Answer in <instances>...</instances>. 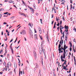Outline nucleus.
I'll list each match as a JSON object with an SVG mask.
<instances>
[{
  "label": "nucleus",
  "mask_w": 76,
  "mask_h": 76,
  "mask_svg": "<svg viewBox=\"0 0 76 76\" xmlns=\"http://www.w3.org/2000/svg\"><path fill=\"white\" fill-rule=\"evenodd\" d=\"M22 2H23V4H25V3L24 2V1H23L22 0Z\"/></svg>",
  "instance_id": "obj_61"
},
{
  "label": "nucleus",
  "mask_w": 76,
  "mask_h": 76,
  "mask_svg": "<svg viewBox=\"0 0 76 76\" xmlns=\"http://www.w3.org/2000/svg\"><path fill=\"white\" fill-rule=\"evenodd\" d=\"M72 4H71V8L70 10H72Z\"/></svg>",
  "instance_id": "obj_41"
},
{
  "label": "nucleus",
  "mask_w": 76,
  "mask_h": 76,
  "mask_svg": "<svg viewBox=\"0 0 76 76\" xmlns=\"http://www.w3.org/2000/svg\"><path fill=\"white\" fill-rule=\"evenodd\" d=\"M64 28L66 29V32H68V29H69V26H66V25L64 26Z\"/></svg>",
  "instance_id": "obj_4"
},
{
  "label": "nucleus",
  "mask_w": 76,
  "mask_h": 76,
  "mask_svg": "<svg viewBox=\"0 0 76 76\" xmlns=\"http://www.w3.org/2000/svg\"><path fill=\"white\" fill-rule=\"evenodd\" d=\"M13 39H12L10 41V42H12L13 41Z\"/></svg>",
  "instance_id": "obj_43"
},
{
  "label": "nucleus",
  "mask_w": 76,
  "mask_h": 76,
  "mask_svg": "<svg viewBox=\"0 0 76 76\" xmlns=\"http://www.w3.org/2000/svg\"><path fill=\"white\" fill-rule=\"evenodd\" d=\"M42 43L41 44V49H39V53H40V54H42V52H43L45 56V59H46V56H45V50L43 49V47H42Z\"/></svg>",
  "instance_id": "obj_1"
},
{
  "label": "nucleus",
  "mask_w": 76,
  "mask_h": 76,
  "mask_svg": "<svg viewBox=\"0 0 76 76\" xmlns=\"http://www.w3.org/2000/svg\"><path fill=\"white\" fill-rule=\"evenodd\" d=\"M74 58L75 61V66H76V59H75V56H74Z\"/></svg>",
  "instance_id": "obj_15"
},
{
  "label": "nucleus",
  "mask_w": 76,
  "mask_h": 76,
  "mask_svg": "<svg viewBox=\"0 0 76 76\" xmlns=\"http://www.w3.org/2000/svg\"><path fill=\"white\" fill-rule=\"evenodd\" d=\"M63 49H64V48H63V46H62L61 47V50H63Z\"/></svg>",
  "instance_id": "obj_40"
},
{
  "label": "nucleus",
  "mask_w": 76,
  "mask_h": 76,
  "mask_svg": "<svg viewBox=\"0 0 76 76\" xmlns=\"http://www.w3.org/2000/svg\"><path fill=\"white\" fill-rule=\"evenodd\" d=\"M62 19L64 20V21L65 20H64V16H63L62 17Z\"/></svg>",
  "instance_id": "obj_38"
},
{
  "label": "nucleus",
  "mask_w": 76,
  "mask_h": 76,
  "mask_svg": "<svg viewBox=\"0 0 76 76\" xmlns=\"http://www.w3.org/2000/svg\"><path fill=\"white\" fill-rule=\"evenodd\" d=\"M18 65L19 66H20V63L18 62Z\"/></svg>",
  "instance_id": "obj_51"
},
{
  "label": "nucleus",
  "mask_w": 76,
  "mask_h": 76,
  "mask_svg": "<svg viewBox=\"0 0 76 76\" xmlns=\"http://www.w3.org/2000/svg\"><path fill=\"white\" fill-rule=\"evenodd\" d=\"M56 22L55 23V24H54V26L53 27V29H55V28H56Z\"/></svg>",
  "instance_id": "obj_17"
},
{
  "label": "nucleus",
  "mask_w": 76,
  "mask_h": 76,
  "mask_svg": "<svg viewBox=\"0 0 76 76\" xmlns=\"http://www.w3.org/2000/svg\"><path fill=\"white\" fill-rule=\"evenodd\" d=\"M59 41V40H58V42H57L56 43V45H57V44H58V42Z\"/></svg>",
  "instance_id": "obj_35"
},
{
  "label": "nucleus",
  "mask_w": 76,
  "mask_h": 76,
  "mask_svg": "<svg viewBox=\"0 0 76 76\" xmlns=\"http://www.w3.org/2000/svg\"><path fill=\"white\" fill-rule=\"evenodd\" d=\"M39 32L40 33V34H41V33H42V31H41V29H40L39 30Z\"/></svg>",
  "instance_id": "obj_23"
},
{
  "label": "nucleus",
  "mask_w": 76,
  "mask_h": 76,
  "mask_svg": "<svg viewBox=\"0 0 76 76\" xmlns=\"http://www.w3.org/2000/svg\"><path fill=\"white\" fill-rule=\"evenodd\" d=\"M22 32L23 35H25V34H26V31H25V30H24L22 31Z\"/></svg>",
  "instance_id": "obj_8"
},
{
  "label": "nucleus",
  "mask_w": 76,
  "mask_h": 76,
  "mask_svg": "<svg viewBox=\"0 0 76 76\" xmlns=\"http://www.w3.org/2000/svg\"><path fill=\"white\" fill-rule=\"evenodd\" d=\"M69 44H70V47H72V43L70 42H69Z\"/></svg>",
  "instance_id": "obj_21"
},
{
  "label": "nucleus",
  "mask_w": 76,
  "mask_h": 76,
  "mask_svg": "<svg viewBox=\"0 0 76 76\" xmlns=\"http://www.w3.org/2000/svg\"><path fill=\"white\" fill-rule=\"evenodd\" d=\"M67 35H66L65 36V38H66V39H67Z\"/></svg>",
  "instance_id": "obj_58"
},
{
  "label": "nucleus",
  "mask_w": 76,
  "mask_h": 76,
  "mask_svg": "<svg viewBox=\"0 0 76 76\" xmlns=\"http://www.w3.org/2000/svg\"><path fill=\"white\" fill-rule=\"evenodd\" d=\"M66 51H64V53L63 54H66Z\"/></svg>",
  "instance_id": "obj_36"
},
{
  "label": "nucleus",
  "mask_w": 76,
  "mask_h": 76,
  "mask_svg": "<svg viewBox=\"0 0 76 76\" xmlns=\"http://www.w3.org/2000/svg\"><path fill=\"white\" fill-rule=\"evenodd\" d=\"M19 14H20V15H21L22 13L20 12H19Z\"/></svg>",
  "instance_id": "obj_62"
},
{
  "label": "nucleus",
  "mask_w": 76,
  "mask_h": 76,
  "mask_svg": "<svg viewBox=\"0 0 76 76\" xmlns=\"http://www.w3.org/2000/svg\"><path fill=\"white\" fill-rule=\"evenodd\" d=\"M53 10H54V12L55 13H56V9H53Z\"/></svg>",
  "instance_id": "obj_34"
},
{
  "label": "nucleus",
  "mask_w": 76,
  "mask_h": 76,
  "mask_svg": "<svg viewBox=\"0 0 76 76\" xmlns=\"http://www.w3.org/2000/svg\"><path fill=\"white\" fill-rule=\"evenodd\" d=\"M61 1L62 3H65V2H66V1H65L64 0H61Z\"/></svg>",
  "instance_id": "obj_20"
},
{
  "label": "nucleus",
  "mask_w": 76,
  "mask_h": 76,
  "mask_svg": "<svg viewBox=\"0 0 76 76\" xmlns=\"http://www.w3.org/2000/svg\"><path fill=\"white\" fill-rule=\"evenodd\" d=\"M53 76H56V74H54V71L53 72Z\"/></svg>",
  "instance_id": "obj_56"
},
{
  "label": "nucleus",
  "mask_w": 76,
  "mask_h": 76,
  "mask_svg": "<svg viewBox=\"0 0 76 76\" xmlns=\"http://www.w3.org/2000/svg\"><path fill=\"white\" fill-rule=\"evenodd\" d=\"M64 28V27H63V26L60 25V30H62V29H63Z\"/></svg>",
  "instance_id": "obj_12"
},
{
  "label": "nucleus",
  "mask_w": 76,
  "mask_h": 76,
  "mask_svg": "<svg viewBox=\"0 0 76 76\" xmlns=\"http://www.w3.org/2000/svg\"><path fill=\"white\" fill-rule=\"evenodd\" d=\"M21 15H23V16H25V17H26V16L25 15V14H24L23 13H22V14Z\"/></svg>",
  "instance_id": "obj_18"
},
{
  "label": "nucleus",
  "mask_w": 76,
  "mask_h": 76,
  "mask_svg": "<svg viewBox=\"0 0 76 76\" xmlns=\"http://www.w3.org/2000/svg\"><path fill=\"white\" fill-rule=\"evenodd\" d=\"M64 69L65 70H68V69H66V67L65 66H64Z\"/></svg>",
  "instance_id": "obj_22"
},
{
  "label": "nucleus",
  "mask_w": 76,
  "mask_h": 76,
  "mask_svg": "<svg viewBox=\"0 0 76 76\" xmlns=\"http://www.w3.org/2000/svg\"><path fill=\"white\" fill-rule=\"evenodd\" d=\"M9 13V12H5L4 13V15H7V13Z\"/></svg>",
  "instance_id": "obj_28"
},
{
  "label": "nucleus",
  "mask_w": 76,
  "mask_h": 76,
  "mask_svg": "<svg viewBox=\"0 0 76 76\" xmlns=\"http://www.w3.org/2000/svg\"><path fill=\"white\" fill-rule=\"evenodd\" d=\"M29 34L31 35H32V36H33V34H32V31L31 30V28H30V31H29Z\"/></svg>",
  "instance_id": "obj_6"
},
{
  "label": "nucleus",
  "mask_w": 76,
  "mask_h": 76,
  "mask_svg": "<svg viewBox=\"0 0 76 76\" xmlns=\"http://www.w3.org/2000/svg\"><path fill=\"white\" fill-rule=\"evenodd\" d=\"M59 45H58V48H59L58 49V50L59 51V53L60 54V53H61V48H60V47L59 48Z\"/></svg>",
  "instance_id": "obj_11"
},
{
  "label": "nucleus",
  "mask_w": 76,
  "mask_h": 76,
  "mask_svg": "<svg viewBox=\"0 0 76 76\" xmlns=\"http://www.w3.org/2000/svg\"><path fill=\"white\" fill-rule=\"evenodd\" d=\"M53 17H54V16L53 15V14H52L51 18H53Z\"/></svg>",
  "instance_id": "obj_57"
},
{
  "label": "nucleus",
  "mask_w": 76,
  "mask_h": 76,
  "mask_svg": "<svg viewBox=\"0 0 76 76\" xmlns=\"http://www.w3.org/2000/svg\"><path fill=\"white\" fill-rule=\"evenodd\" d=\"M47 39L48 40V41L49 42V39H48V37L47 38Z\"/></svg>",
  "instance_id": "obj_55"
},
{
  "label": "nucleus",
  "mask_w": 76,
  "mask_h": 76,
  "mask_svg": "<svg viewBox=\"0 0 76 76\" xmlns=\"http://www.w3.org/2000/svg\"><path fill=\"white\" fill-rule=\"evenodd\" d=\"M33 53L34 54V57L35 58H37V54H36V52H35V51L34 50L33 51Z\"/></svg>",
  "instance_id": "obj_7"
},
{
  "label": "nucleus",
  "mask_w": 76,
  "mask_h": 76,
  "mask_svg": "<svg viewBox=\"0 0 76 76\" xmlns=\"http://www.w3.org/2000/svg\"><path fill=\"white\" fill-rule=\"evenodd\" d=\"M58 18H59L58 17V19L56 20L57 21H58V20H59V19H58Z\"/></svg>",
  "instance_id": "obj_44"
},
{
  "label": "nucleus",
  "mask_w": 76,
  "mask_h": 76,
  "mask_svg": "<svg viewBox=\"0 0 76 76\" xmlns=\"http://www.w3.org/2000/svg\"><path fill=\"white\" fill-rule=\"evenodd\" d=\"M61 57H62V58H66V56H65V54H64V57L63 56H61Z\"/></svg>",
  "instance_id": "obj_14"
},
{
  "label": "nucleus",
  "mask_w": 76,
  "mask_h": 76,
  "mask_svg": "<svg viewBox=\"0 0 76 76\" xmlns=\"http://www.w3.org/2000/svg\"><path fill=\"white\" fill-rule=\"evenodd\" d=\"M63 58H62V57H61V60L62 61H64V60L63 59Z\"/></svg>",
  "instance_id": "obj_19"
},
{
  "label": "nucleus",
  "mask_w": 76,
  "mask_h": 76,
  "mask_svg": "<svg viewBox=\"0 0 76 76\" xmlns=\"http://www.w3.org/2000/svg\"><path fill=\"white\" fill-rule=\"evenodd\" d=\"M11 49L12 54H13V49L11 48Z\"/></svg>",
  "instance_id": "obj_25"
},
{
  "label": "nucleus",
  "mask_w": 76,
  "mask_h": 76,
  "mask_svg": "<svg viewBox=\"0 0 76 76\" xmlns=\"http://www.w3.org/2000/svg\"><path fill=\"white\" fill-rule=\"evenodd\" d=\"M61 34H62L63 35L62 37L63 38H64V32L63 31V33H61Z\"/></svg>",
  "instance_id": "obj_13"
},
{
  "label": "nucleus",
  "mask_w": 76,
  "mask_h": 76,
  "mask_svg": "<svg viewBox=\"0 0 76 76\" xmlns=\"http://www.w3.org/2000/svg\"><path fill=\"white\" fill-rule=\"evenodd\" d=\"M38 4H39V3H40V2H39V1H40V0H38Z\"/></svg>",
  "instance_id": "obj_59"
},
{
  "label": "nucleus",
  "mask_w": 76,
  "mask_h": 76,
  "mask_svg": "<svg viewBox=\"0 0 76 76\" xmlns=\"http://www.w3.org/2000/svg\"><path fill=\"white\" fill-rule=\"evenodd\" d=\"M7 65L8 69H9V66H10V67H11L12 65H11V63L10 62H9L7 64Z\"/></svg>",
  "instance_id": "obj_5"
},
{
  "label": "nucleus",
  "mask_w": 76,
  "mask_h": 76,
  "mask_svg": "<svg viewBox=\"0 0 76 76\" xmlns=\"http://www.w3.org/2000/svg\"><path fill=\"white\" fill-rule=\"evenodd\" d=\"M2 16V15L1 14H0V19H1V18Z\"/></svg>",
  "instance_id": "obj_53"
},
{
  "label": "nucleus",
  "mask_w": 76,
  "mask_h": 76,
  "mask_svg": "<svg viewBox=\"0 0 76 76\" xmlns=\"http://www.w3.org/2000/svg\"><path fill=\"white\" fill-rule=\"evenodd\" d=\"M13 6H14V7H15L16 8V9H17V7H16V6H15V5H14Z\"/></svg>",
  "instance_id": "obj_63"
},
{
  "label": "nucleus",
  "mask_w": 76,
  "mask_h": 76,
  "mask_svg": "<svg viewBox=\"0 0 76 76\" xmlns=\"http://www.w3.org/2000/svg\"><path fill=\"white\" fill-rule=\"evenodd\" d=\"M18 60L19 61V63H20V60H19V58H18Z\"/></svg>",
  "instance_id": "obj_60"
},
{
  "label": "nucleus",
  "mask_w": 76,
  "mask_h": 76,
  "mask_svg": "<svg viewBox=\"0 0 76 76\" xmlns=\"http://www.w3.org/2000/svg\"><path fill=\"white\" fill-rule=\"evenodd\" d=\"M5 38H6V39H4L5 41H7V37H5Z\"/></svg>",
  "instance_id": "obj_37"
},
{
  "label": "nucleus",
  "mask_w": 76,
  "mask_h": 76,
  "mask_svg": "<svg viewBox=\"0 0 76 76\" xmlns=\"http://www.w3.org/2000/svg\"><path fill=\"white\" fill-rule=\"evenodd\" d=\"M8 2L10 3H14V1H13L12 0H10Z\"/></svg>",
  "instance_id": "obj_16"
},
{
  "label": "nucleus",
  "mask_w": 76,
  "mask_h": 76,
  "mask_svg": "<svg viewBox=\"0 0 76 76\" xmlns=\"http://www.w3.org/2000/svg\"><path fill=\"white\" fill-rule=\"evenodd\" d=\"M60 23V25H61V23H62V21L61 20Z\"/></svg>",
  "instance_id": "obj_42"
},
{
  "label": "nucleus",
  "mask_w": 76,
  "mask_h": 76,
  "mask_svg": "<svg viewBox=\"0 0 76 76\" xmlns=\"http://www.w3.org/2000/svg\"><path fill=\"white\" fill-rule=\"evenodd\" d=\"M69 50L70 51H72V48L70 47V49H69Z\"/></svg>",
  "instance_id": "obj_47"
},
{
  "label": "nucleus",
  "mask_w": 76,
  "mask_h": 76,
  "mask_svg": "<svg viewBox=\"0 0 76 76\" xmlns=\"http://www.w3.org/2000/svg\"><path fill=\"white\" fill-rule=\"evenodd\" d=\"M2 10H4V9H3V8L1 9H0V11H1Z\"/></svg>",
  "instance_id": "obj_46"
},
{
  "label": "nucleus",
  "mask_w": 76,
  "mask_h": 76,
  "mask_svg": "<svg viewBox=\"0 0 76 76\" xmlns=\"http://www.w3.org/2000/svg\"><path fill=\"white\" fill-rule=\"evenodd\" d=\"M59 25H60V23H59L58 22V24H57V26H59Z\"/></svg>",
  "instance_id": "obj_30"
},
{
  "label": "nucleus",
  "mask_w": 76,
  "mask_h": 76,
  "mask_svg": "<svg viewBox=\"0 0 76 76\" xmlns=\"http://www.w3.org/2000/svg\"><path fill=\"white\" fill-rule=\"evenodd\" d=\"M34 38L36 39V40H38V37H37V34L34 35Z\"/></svg>",
  "instance_id": "obj_10"
},
{
  "label": "nucleus",
  "mask_w": 76,
  "mask_h": 76,
  "mask_svg": "<svg viewBox=\"0 0 76 76\" xmlns=\"http://www.w3.org/2000/svg\"><path fill=\"white\" fill-rule=\"evenodd\" d=\"M54 20H53V21H52V23H51V24L53 25V23H54Z\"/></svg>",
  "instance_id": "obj_33"
},
{
  "label": "nucleus",
  "mask_w": 76,
  "mask_h": 76,
  "mask_svg": "<svg viewBox=\"0 0 76 76\" xmlns=\"http://www.w3.org/2000/svg\"><path fill=\"white\" fill-rule=\"evenodd\" d=\"M66 62H67V61H65L64 63H65V65L66 64Z\"/></svg>",
  "instance_id": "obj_54"
},
{
  "label": "nucleus",
  "mask_w": 76,
  "mask_h": 76,
  "mask_svg": "<svg viewBox=\"0 0 76 76\" xmlns=\"http://www.w3.org/2000/svg\"><path fill=\"white\" fill-rule=\"evenodd\" d=\"M74 42H76V41H75V39H74L73 40Z\"/></svg>",
  "instance_id": "obj_64"
},
{
  "label": "nucleus",
  "mask_w": 76,
  "mask_h": 76,
  "mask_svg": "<svg viewBox=\"0 0 76 76\" xmlns=\"http://www.w3.org/2000/svg\"><path fill=\"white\" fill-rule=\"evenodd\" d=\"M20 69H19V76H20Z\"/></svg>",
  "instance_id": "obj_26"
},
{
  "label": "nucleus",
  "mask_w": 76,
  "mask_h": 76,
  "mask_svg": "<svg viewBox=\"0 0 76 76\" xmlns=\"http://www.w3.org/2000/svg\"><path fill=\"white\" fill-rule=\"evenodd\" d=\"M38 64L37 63H36V68H38Z\"/></svg>",
  "instance_id": "obj_31"
},
{
  "label": "nucleus",
  "mask_w": 76,
  "mask_h": 76,
  "mask_svg": "<svg viewBox=\"0 0 76 76\" xmlns=\"http://www.w3.org/2000/svg\"><path fill=\"white\" fill-rule=\"evenodd\" d=\"M66 45H65V40H64V49L66 50Z\"/></svg>",
  "instance_id": "obj_9"
},
{
  "label": "nucleus",
  "mask_w": 76,
  "mask_h": 76,
  "mask_svg": "<svg viewBox=\"0 0 76 76\" xmlns=\"http://www.w3.org/2000/svg\"><path fill=\"white\" fill-rule=\"evenodd\" d=\"M72 2H73V1L72 0H70V3L72 4Z\"/></svg>",
  "instance_id": "obj_52"
},
{
  "label": "nucleus",
  "mask_w": 76,
  "mask_h": 76,
  "mask_svg": "<svg viewBox=\"0 0 76 76\" xmlns=\"http://www.w3.org/2000/svg\"><path fill=\"white\" fill-rule=\"evenodd\" d=\"M62 37H63V36H61V40L59 42V48H60V47H61V42H62V41H63V40H62Z\"/></svg>",
  "instance_id": "obj_2"
},
{
  "label": "nucleus",
  "mask_w": 76,
  "mask_h": 76,
  "mask_svg": "<svg viewBox=\"0 0 76 76\" xmlns=\"http://www.w3.org/2000/svg\"><path fill=\"white\" fill-rule=\"evenodd\" d=\"M25 72H24V69L23 70V74H24Z\"/></svg>",
  "instance_id": "obj_50"
},
{
  "label": "nucleus",
  "mask_w": 76,
  "mask_h": 76,
  "mask_svg": "<svg viewBox=\"0 0 76 76\" xmlns=\"http://www.w3.org/2000/svg\"><path fill=\"white\" fill-rule=\"evenodd\" d=\"M13 18H15V17L14 16L10 18V19H13Z\"/></svg>",
  "instance_id": "obj_27"
},
{
  "label": "nucleus",
  "mask_w": 76,
  "mask_h": 76,
  "mask_svg": "<svg viewBox=\"0 0 76 76\" xmlns=\"http://www.w3.org/2000/svg\"><path fill=\"white\" fill-rule=\"evenodd\" d=\"M73 29V30L75 32H76V28H74Z\"/></svg>",
  "instance_id": "obj_24"
},
{
  "label": "nucleus",
  "mask_w": 76,
  "mask_h": 76,
  "mask_svg": "<svg viewBox=\"0 0 76 76\" xmlns=\"http://www.w3.org/2000/svg\"><path fill=\"white\" fill-rule=\"evenodd\" d=\"M6 24H7V23H6L5 22H4L3 25H6Z\"/></svg>",
  "instance_id": "obj_48"
},
{
  "label": "nucleus",
  "mask_w": 76,
  "mask_h": 76,
  "mask_svg": "<svg viewBox=\"0 0 76 76\" xmlns=\"http://www.w3.org/2000/svg\"><path fill=\"white\" fill-rule=\"evenodd\" d=\"M11 74H12V72L11 71L10 72V74L11 75Z\"/></svg>",
  "instance_id": "obj_49"
},
{
  "label": "nucleus",
  "mask_w": 76,
  "mask_h": 76,
  "mask_svg": "<svg viewBox=\"0 0 76 76\" xmlns=\"http://www.w3.org/2000/svg\"><path fill=\"white\" fill-rule=\"evenodd\" d=\"M39 36L40 38L41 39V40H42V36H40V35H39Z\"/></svg>",
  "instance_id": "obj_29"
},
{
  "label": "nucleus",
  "mask_w": 76,
  "mask_h": 76,
  "mask_svg": "<svg viewBox=\"0 0 76 76\" xmlns=\"http://www.w3.org/2000/svg\"><path fill=\"white\" fill-rule=\"evenodd\" d=\"M28 25H29V26H30L31 27V23H29L28 24Z\"/></svg>",
  "instance_id": "obj_39"
},
{
  "label": "nucleus",
  "mask_w": 76,
  "mask_h": 76,
  "mask_svg": "<svg viewBox=\"0 0 76 76\" xmlns=\"http://www.w3.org/2000/svg\"><path fill=\"white\" fill-rule=\"evenodd\" d=\"M40 22H41L42 24V19H40Z\"/></svg>",
  "instance_id": "obj_32"
},
{
  "label": "nucleus",
  "mask_w": 76,
  "mask_h": 76,
  "mask_svg": "<svg viewBox=\"0 0 76 76\" xmlns=\"http://www.w3.org/2000/svg\"><path fill=\"white\" fill-rule=\"evenodd\" d=\"M28 7L31 10L32 13H34V9L32 8V7H29V6H28Z\"/></svg>",
  "instance_id": "obj_3"
},
{
  "label": "nucleus",
  "mask_w": 76,
  "mask_h": 76,
  "mask_svg": "<svg viewBox=\"0 0 76 76\" xmlns=\"http://www.w3.org/2000/svg\"><path fill=\"white\" fill-rule=\"evenodd\" d=\"M41 61H42V64H43V59L42 58V60H41Z\"/></svg>",
  "instance_id": "obj_45"
}]
</instances>
